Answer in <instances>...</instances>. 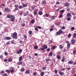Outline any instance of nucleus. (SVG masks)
I'll return each mask as SVG.
<instances>
[{"instance_id":"2","label":"nucleus","mask_w":76,"mask_h":76,"mask_svg":"<svg viewBox=\"0 0 76 76\" xmlns=\"http://www.w3.org/2000/svg\"><path fill=\"white\" fill-rule=\"evenodd\" d=\"M10 20L11 22H14L15 21V17L14 16H11Z\"/></svg>"},{"instance_id":"39","label":"nucleus","mask_w":76,"mask_h":76,"mask_svg":"<svg viewBox=\"0 0 76 76\" xmlns=\"http://www.w3.org/2000/svg\"><path fill=\"white\" fill-rule=\"evenodd\" d=\"M72 35V34H69L68 35V37L69 38V37H71V36Z\"/></svg>"},{"instance_id":"9","label":"nucleus","mask_w":76,"mask_h":76,"mask_svg":"<svg viewBox=\"0 0 76 76\" xmlns=\"http://www.w3.org/2000/svg\"><path fill=\"white\" fill-rule=\"evenodd\" d=\"M73 63V61H70L68 62V64H72Z\"/></svg>"},{"instance_id":"31","label":"nucleus","mask_w":76,"mask_h":76,"mask_svg":"<svg viewBox=\"0 0 76 76\" xmlns=\"http://www.w3.org/2000/svg\"><path fill=\"white\" fill-rule=\"evenodd\" d=\"M73 54H76V50H74V51L73 52Z\"/></svg>"},{"instance_id":"55","label":"nucleus","mask_w":76,"mask_h":76,"mask_svg":"<svg viewBox=\"0 0 76 76\" xmlns=\"http://www.w3.org/2000/svg\"><path fill=\"white\" fill-rule=\"evenodd\" d=\"M66 44H69V42L68 41H66Z\"/></svg>"},{"instance_id":"22","label":"nucleus","mask_w":76,"mask_h":76,"mask_svg":"<svg viewBox=\"0 0 76 76\" xmlns=\"http://www.w3.org/2000/svg\"><path fill=\"white\" fill-rule=\"evenodd\" d=\"M67 20H71V18L70 17H68L67 18Z\"/></svg>"},{"instance_id":"20","label":"nucleus","mask_w":76,"mask_h":76,"mask_svg":"<svg viewBox=\"0 0 76 76\" xmlns=\"http://www.w3.org/2000/svg\"><path fill=\"white\" fill-rule=\"evenodd\" d=\"M56 57L57 59H59L60 58V56L59 55H57Z\"/></svg>"},{"instance_id":"11","label":"nucleus","mask_w":76,"mask_h":76,"mask_svg":"<svg viewBox=\"0 0 76 76\" xmlns=\"http://www.w3.org/2000/svg\"><path fill=\"white\" fill-rule=\"evenodd\" d=\"M30 73V71L29 70H27L26 72V74H29Z\"/></svg>"},{"instance_id":"42","label":"nucleus","mask_w":76,"mask_h":76,"mask_svg":"<svg viewBox=\"0 0 76 76\" xmlns=\"http://www.w3.org/2000/svg\"><path fill=\"white\" fill-rule=\"evenodd\" d=\"M46 61H50V59H46Z\"/></svg>"},{"instance_id":"57","label":"nucleus","mask_w":76,"mask_h":76,"mask_svg":"<svg viewBox=\"0 0 76 76\" xmlns=\"http://www.w3.org/2000/svg\"><path fill=\"white\" fill-rule=\"evenodd\" d=\"M51 48L52 49H55V48H56V47L55 46H53Z\"/></svg>"},{"instance_id":"45","label":"nucleus","mask_w":76,"mask_h":76,"mask_svg":"<svg viewBox=\"0 0 76 76\" xmlns=\"http://www.w3.org/2000/svg\"><path fill=\"white\" fill-rule=\"evenodd\" d=\"M34 15H37V12H34Z\"/></svg>"},{"instance_id":"21","label":"nucleus","mask_w":76,"mask_h":76,"mask_svg":"<svg viewBox=\"0 0 76 76\" xmlns=\"http://www.w3.org/2000/svg\"><path fill=\"white\" fill-rule=\"evenodd\" d=\"M7 18H11V16L10 15H8L7 16Z\"/></svg>"},{"instance_id":"7","label":"nucleus","mask_w":76,"mask_h":76,"mask_svg":"<svg viewBox=\"0 0 76 76\" xmlns=\"http://www.w3.org/2000/svg\"><path fill=\"white\" fill-rule=\"evenodd\" d=\"M22 50L21 49H20L19 50L17 51V53L18 54H20V53H22Z\"/></svg>"},{"instance_id":"34","label":"nucleus","mask_w":76,"mask_h":76,"mask_svg":"<svg viewBox=\"0 0 76 76\" xmlns=\"http://www.w3.org/2000/svg\"><path fill=\"white\" fill-rule=\"evenodd\" d=\"M62 16L63 15L62 14H61L59 16V18H62Z\"/></svg>"},{"instance_id":"54","label":"nucleus","mask_w":76,"mask_h":76,"mask_svg":"<svg viewBox=\"0 0 76 76\" xmlns=\"http://www.w3.org/2000/svg\"><path fill=\"white\" fill-rule=\"evenodd\" d=\"M25 23H23L21 24V26H25Z\"/></svg>"},{"instance_id":"38","label":"nucleus","mask_w":76,"mask_h":76,"mask_svg":"<svg viewBox=\"0 0 76 76\" xmlns=\"http://www.w3.org/2000/svg\"><path fill=\"white\" fill-rule=\"evenodd\" d=\"M38 47L37 46H36L34 47V49H37Z\"/></svg>"},{"instance_id":"23","label":"nucleus","mask_w":76,"mask_h":76,"mask_svg":"<svg viewBox=\"0 0 76 76\" xmlns=\"http://www.w3.org/2000/svg\"><path fill=\"white\" fill-rule=\"evenodd\" d=\"M19 7V5L18 4H16L15 5V7L16 8H18Z\"/></svg>"},{"instance_id":"30","label":"nucleus","mask_w":76,"mask_h":76,"mask_svg":"<svg viewBox=\"0 0 76 76\" xmlns=\"http://www.w3.org/2000/svg\"><path fill=\"white\" fill-rule=\"evenodd\" d=\"M19 8L20 9H22V8H23V7H22V5H20Z\"/></svg>"},{"instance_id":"60","label":"nucleus","mask_w":76,"mask_h":76,"mask_svg":"<svg viewBox=\"0 0 76 76\" xmlns=\"http://www.w3.org/2000/svg\"><path fill=\"white\" fill-rule=\"evenodd\" d=\"M27 15H28V14H29V12H28V11H27L26 13Z\"/></svg>"},{"instance_id":"50","label":"nucleus","mask_w":76,"mask_h":76,"mask_svg":"<svg viewBox=\"0 0 76 76\" xmlns=\"http://www.w3.org/2000/svg\"><path fill=\"white\" fill-rule=\"evenodd\" d=\"M60 23L58 22L57 23L56 25H57V26H59V25H60Z\"/></svg>"},{"instance_id":"46","label":"nucleus","mask_w":76,"mask_h":76,"mask_svg":"<svg viewBox=\"0 0 76 76\" xmlns=\"http://www.w3.org/2000/svg\"><path fill=\"white\" fill-rule=\"evenodd\" d=\"M41 50H42V51H44V48H41Z\"/></svg>"},{"instance_id":"33","label":"nucleus","mask_w":76,"mask_h":76,"mask_svg":"<svg viewBox=\"0 0 76 76\" xmlns=\"http://www.w3.org/2000/svg\"><path fill=\"white\" fill-rule=\"evenodd\" d=\"M6 72H7V73L8 74H9V73H10V71H8V70H6Z\"/></svg>"},{"instance_id":"49","label":"nucleus","mask_w":76,"mask_h":76,"mask_svg":"<svg viewBox=\"0 0 76 76\" xmlns=\"http://www.w3.org/2000/svg\"><path fill=\"white\" fill-rule=\"evenodd\" d=\"M4 54L5 55V56H7V52H5Z\"/></svg>"},{"instance_id":"25","label":"nucleus","mask_w":76,"mask_h":76,"mask_svg":"<svg viewBox=\"0 0 76 76\" xmlns=\"http://www.w3.org/2000/svg\"><path fill=\"white\" fill-rule=\"evenodd\" d=\"M2 76H8L7 74V73H4V74H2Z\"/></svg>"},{"instance_id":"17","label":"nucleus","mask_w":76,"mask_h":76,"mask_svg":"<svg viewBox=\"0 0 76 76\" xmlns=\"http://www.w3.org/2000/svg\"><path fill=\"white\" fill-rule=\"evenodd\" d=\"M43 14V13H42V11H41L40 12H39V15H42Z\"/></svg>"},{"instance_id":"14","label":"nucleus","mask_w":76,"mask_h":76,"mask_svg":"<svg viewBox=\"0 0 76 76\" xmlns=\"http://www.w3.org/2000/svg\"><path fill=\"white\" fill-rule=\"evenodd\" d=\"M18 64L19 65H21V64H22V61H19V62H18Z\"/></svg>"},{"instance_id":"40","label":"nucleus","mask_w":76,"mask_h":76,"mask_svg":"<svg viewBox=\"0 0 76 76\" xmlns=\"http://www.w3.org/2000/svg\"><path fill=\"white\" fill-rule=\"evenodd\" d=\"M4 73V71H2L1 72H0V73L1 74H3V73Z\"/></svg>"},{"instance_id":"1","label":"nucleus","mask_w":76,"mask_h":76,"mask_svg":"<svg viewBox=\"0 0 76 76\" xmlns=\"http://www.w3.org/2000/svg\"><path fill=\"white\" fill-rule=\"evenodd\" d=\"M18 34L16 32H14L13 33V35L12 36V37L14 39H18Z\"/></svg>"},{"instance_id":"3","label":"nucleus","mask_w":76,"mask_h":76,"mask_svg":"<svg viewBox=\"0 0 76 76\" xmlns=\"http://www.w3.org/2000/svg\"><path fill=\"white\" fill-rule=\"evenodd\" d=\"M4 10L7 12H11V10H10V9L7 8H5L4 9Z\"/></svg>"},{"instance_id":"52","label":"nucleus","mask_w":76,"mask_h":76,"mask_svg":"<svg viewBox=\"0 0 76 76\" xmlns=\"http://www.w3.org/2000/svg\"><path fill=\"white\" fill-rule=\"evenodd\" d=\"M54 72L55 73H58V71L56 70H55Z\"/></svg>"},{"instance_id":"59","label":"nucleus","mask_w":76,"mask_h":76,"mask_svg":"<svg viewBox=\"0 0 76 76\" xmlns=\"http://www.w3.org/2000/svg\"><path fill=\"white\" fill-rule=\"evenodd\" d=\"M75 29V27H72L71 28V30L72 31H73V29Z\"/></svg>"},{"instance_id":"35","label":"nucleus","mask_w":76,"mask_h":76,"mask_svg":"<svg viewBox=\"0 0 76 76\" xmlns=\"http://www.w3.org/2000/svg\"><path fill=\"white\" fill-rule=\"evenodd\" d=\"M33 75L34 76H36V75H37V72H34L33 73Z\"/></svg>"},{"instance_id":"47","label":"nucleus","mask_w":76,"mask_h":76,"mask_svg":"<svg viewBox=\"0 0 76 76\" xmlns=\"http://www.w3.org/2000/svg\"><path fill=\"white\" fill-rule=\"evenodd\" d=\"M47 51H50V48H48L47 49Z\"/></svg>"},{"instance_id":"51","label":"nucleus","mask_w":76,"mask_h":76,"mask_svg":"<svg viewBox=\"0 0 76 76\" xmlns=\"http://www.w3.org/2000/svg\"><path fill=\"white\" fill-rule=\"evenodd\" d=\"M14 71V69H12L11 70V73H13V72Z\"/></svg>"},{"instance_id":"63","label":"nucleus","mask_w":76,"mask_h":76,"mask_svg":"<svg viewBox=\"0 0 76 76\" xmlns=\"http://www.w3.org/2000/svg\"><path fill=\"white\" fill-rule=\"evenodd\" d=\"M20 42L21 44H23V41L21 40L20 41Z\"/></svg>"},{"instance_id":"48","label":"nucleus","mask_w":76,"mask_h":76,"mask_svg":"<svg viewBox=\"0 0 76 76\" xmlns=\"http://www.w3.org/2000/svg\"><path fill=\"white\" fill-rule=\"evenodd\" d=\"M56 4H60V2H56Z\"/></svg>"},{"instance_id":"32","label":"nucleus","mask_w":76,"mask_h":76,"mask_svg":"<svg viewBox=\"0 0 76 76\" xmlns=\"http://www.w3.org/2000/svg\"><path fill=\"white\" fill-rule=\"evenodd\" d=\"M64 57H63V59L61 60V61H62V62H64Z\"/></svg>"},{"instance_id":"15","label":"nucleus","mask_w":76,"mask_h":76,"mask_svg":"<svg viewBox=\"0 0 76 76\" xmlns=\"http://www.w3.org/2000/svg\"><path fill=\"white\" fill-rule=\"evenodd\" d=\"M67 17H70L71 16V14L70 13H68L66 15Z\"/></svg>"},{"instance_id":"62","label":"nucleus","mask_w":76,"mask_h":76,"mask_svg":"<svg viewBox=\"0 0 76 76\" xmlns=\"http://www.w3.org/2000/svg\"><path fill=\"white\" fill-rule=\"evenodd\" d=\"M27 15H28L25 13L23 14V16H27Z\"/></svg>"},{"instance_id":"10","label":"nucleus","mask_w":76,"mask_h":76,"mask_svg":"<svg viewBox=\"0 0 76 76\" xmlns=\"http://www.w3.org/2000/svg\"><path fill=\"white\" fill-rule=\"evenodd\" d=\"M44 45V48H45V49H47L48 48V46L46 45H45V44L43 45Z\"/></svg>"},{"instance_id":"26","label":"nucleus","mask_w":76,"mask_h":76,"mask_svg":"<svg viewBox=\"0 0 76 76\" xmlns=\"http://www.w3.org/2000/svg\"><path fill=\"white\" fill-rule=\"evenodd\" d=\"M70 44H68L67 45V47L68 48H70Z\"/></svg>"},{"instance_id":"5","label":"nucleus","mask_w":76,"mask_h":76,"mask_svg":"<svg viewBox=\"0 0 76 76\" xmlns=\"http://www.w3.org/2000/svg\"><path fill=\"white\" fill-rule=\"evenodd\" d=\"M58 73L61 76H63L64 74L63 72H60V71H59Z\"/></svg>"},{"instance_id":"43","label":"nucleus","mask_w":76,"mask_h":76,"mask_svg":"<svg viewBox=\"0 0 76 76\" xmlns=\"http://www.w3.org/2000/svg\"><path fill=\"white\" fill-rule=\"evenodd\" d=\"M59 47L61 49H62V48H63V46H62V45H59Z\"/></svg>"},{"instance_id":"18","label":"nucleus","mask_w":76,"mask_h":76,"mask_svg":"<svg viewBox=\"0 0 76 76\" xmlns=\"http://www.w3.org/2000/svg\"><path fill=\"white\" fill-rule=\"evenodd\" d=\"M44 72H42L40 74V75L41 76H44Z\"/></svg>"},{"instance_id":"27","label":"nucleus","mask_w":76,"mask_h":76,"mask_svg":"<svg viewBox=\"0 0 76 76\" xmlns=\"http://www.w3.org/2000/svg\"><path fill=\"white\" fill-rule=\"evenodd\" d=\"M8 61H9L10 62L11 61H12V59L10 58L8 59Z\"/></svg>"},{"instance_id":"53","label":"nucleus","mask_w":76,"mask_h":76,"mask_svg":"<svg viewBox=\"0 0 76 76\" xmlns=\"http://www.w3.org/2000/svg\"><path fill=\"white\" fill-rule=\"evenodd\" d=\"M45 3H46V1H43V2H42L43 4H45Z\"/></svg>"},{"instance_id":"4","label":"nucleus","mask_w":76,"mask_h":76,"mask_svg":"<svg viewBox=\"0 0 76 76\" xmlns=\"http://www.w3.org/2000/svg\"><path fill=\"white\" fill-rule=\"evenodd\" d=\"M56 34H57V35H60L61 34H63V31L61 30H60L58 31L57 32Z\"/></svg>"},{"instance_id":"16","label":"nucleus","mask_w":76,"mask_h":76,"mask_svg":"<svg viewBox=\"0 0 76 76\" xmlns=\"http://www.w3.org/2000/svg\"><path fill=\"white\" fill-rule=\"evenodd\" d=\"M11 39V37H6V39L7 40H10Z\"/></svg>"},{"instance_id":"36","label":"nucleus","mask_w":76,"mask_h":76,"mask_svg":"<svg viewBox=\"0 0 76 76\" xmlns=\"http://www.w3.org/2000/svg\"><path fill=\"white\" fill-rule=\"evenodd\" d=\"M24 70H25L24 69H22L20 70V71L21 72H24Z\"/></svg>"},{"instance_id":"13","label":"nucleus","mask_w":76,"mask_h":76,"mask_svg":"<svg viewBox=\"0 0 76 76\" xmlns=\"http://www.w3.org/2000/svg\"><path fill=\"white\" fill-rule=\"evenodd\" d=\"M19 61H21L22 60V56H20L19 59Z\"/></svg>"},{"instance_id":"56","label":"nucleus","mask_w":76,"mask_h":76,"mask_svg":"<svg viewBox=\"0 0 76 76\" xmlns=\"http://www.w3.org/2000/svg\"><path fill=\"white\" fill-rule=\"evenodd\" d=\"M35 29L36 31H38V28L37 27H35Z\"/></svg>"},{"instance_id":"8","label":"nucleus","mask_w":76,"mask_h":76,"mask_svg":"<svg viewBox=\"0 0 76 76\" xmlns=\"http://www.w3.org/2000/svg\"><path fill=\"white\" fill-rule=\"evenodd\" d=\"M65 6H66V7H68L69 6V4L68 3H65Z\"/></svg>"},{"instance_id":"64","label":"nucleus","mask_w":76,"mask_h":76,"mask_svg":"<svg viewBox=\"0 0 76 76\" xmlns=\"http://www.w3.org/2000/svg\"><path fill=\"white\" fill-rule=\"evenodd\" d=\"M34 55L35 56H37L38 54L37 53H35V54H34Z\"/></svg>"},{"instance_id":"61","label":"nucleus","mask_w":76,"mask_h":76,"mask_svg":"<svg viewBox=\"0 0 76 76\" xmlns=\"http://www.w3.org/2000/svg\"><path fill=\"white\" fill-rule=\"evenodd\" d=\"M4 61L5 62H6V61H7V59H5Z\"/></svg>"},{"instance_id":"28","label":"nucleus","mask_w":76,"mask_h":76,"mask_svg":"<svg viewBox=\"0 0 76 76\" xmlns=\"http://www.w3.org/2000/svg\"><path fill=\"white\" fill-rule=\"evenodd\" d=\"M52 55H53V53H52V52H50V53H49V55L50 56H52Z\"/></svg>"},{"instance_id":"44","label":"nucleus","mask_w":76,"mask_h":76,"mask_svg":"<svg viewBox=\"0 0 76 76\" xmlns=\"http://www.w3.org/2000/svg\"><path fill=\"white\" fill-rule=\"evenodd\" d=\"M61 29H64L66 28L65 27V26H63L61 28Z\"/></svg>"},{"instance_id":"58","label":"nucleus","mask_w":76,"mask_h":76,"mask_svg":"<svg viewBox=\"0 0 76 76\" xmlns=\"http://www.w3.org/2000/svg\"><path fill=\"white\" fill-rule=\"evenodd\" d=\"M76 33H74V35H73V37H76Z\"/></svg>"},{"instance_id":"29","label":"nucleus","mask_w":76,"mask_h":76,"mask_svg":"<svg viewBox=\"0 0 76 76\" xmlns=\"http://www.w3.org/2000/svg\"><path fill=\"white\" fill-rule=\"evenodd\" d=\"M61 13H62L63 14L64 12V10H62L61 11Z\"/></svg>"},{"instance_id":"12","label":"nucleus","mask_w":76,"mask_h":76,"mask_svg":"<svg viewBox=\"0 0 76 76\" xmlns=\"http://www.w3.org/2000/svg\"><path fill=\"white\" fill-rule=\"evenodd\" d=\"M23 7H27V6H28V5L26 4H23Z\"/></svg>"},{"instance_id":"41","label":"nucleus","mask_w":76,"mask_h":76,"mask_svg":"<svg viewBox=\"0 0 76 76\" xmlns=\"http://www.w3.org/2000/svg\"><path fill=\"white\" fill-rule=\"evenodd\" d=\"M24 38H27V36H26V35H24Z\"/></svg>"},{"instance_id":"24","label":"nucleus","mask_w":76,"mask_h":76,"mask_svg":"<svg viewBox=\"0 0 76 76\" xmlns=\"http://www.w3.org/2000/svg\"><path fill=\"white\" fill-rule=\"evenodd\" d=\"M28 33L30 35H31V34H32V31H30L28 32Z\"/></svg>"},{"instance_id":"37","label":"nucleus","mask_w":76,"mask_h":76,"mask_svg":"<svg viewBox=\"0 0 76 76\" xmlns=\"http://www.w3.org/2000/svg\"><path fill=\"white\" fill-rule=\"evenodd\" d=\"M54 30V29L53 28H50V31H53Z\"/></svg>"},{"instance_id":"6","label":"nucleus","mask_w":76,"mask_h":76,"mask_svg":"<svg viewBox=\"0 0 76 76\" xmlns=\"http://www.w3.org/2000/svg\"><path fill=\"white\" fill-rule=\"evenodd\" d=\"M75 43V39H73L71 40V44L73 45V44Z\"/></svg>"},{"instance_id":"19","label":"nucleus","mask_w":76,"mask_h":76,"mask_svg":"<svg viewBox=\"0 0 76 76\" xmlns=\"http://www.w3.org/2000/svg\"><path fill=\"white\" fill-rule=\"evenodd\" d=\"M31 22L32 23H34L35 22V20H31Z\"/></svg>"}]
</instances>
